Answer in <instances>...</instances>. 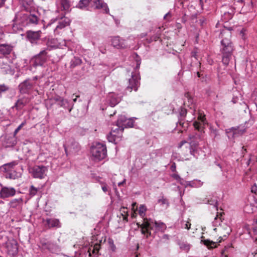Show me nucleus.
<instances>
[{
	"instance_id": "f257e3e1",
	"label": "nucleus",
	"mask_w": 257,
	"mask_h": 257,
	"mask_svg": "<svg viewBox=\"0 0 257 257\" xmlns=\"http://www.w3.org/2000/svg\"><path fill=\"white\" fill-rule=\"evenodd\" d=\"M221 41L220 53L222 57V62L225 65H228L234 50V45L231 40V33L228 30H223L220 33Z\"/></svg>"
},
{
	"instance_id": "f03ea898",
	"label": "nucleus",
	"mask_w": 257,
	"mask_h": 257,
	"mask_svg": "<svg viewBox=\"0 0 257 257\" xmlns=\"http://www.w3.org/2000/svg\"><path fill=\"white\" fill-rule=\"evenodd\" d=\"M13 29L14 31H16L17 27L16 25L19 24L25 26L29 24H37L38 18L35 15H29L19 13L16 14L15 18L13 20Z\"/></svg>"
},
{
	"instance_id": "7ed1b4c3",
	"label": "nucleus",
	"mask_w": 257,
	"mask_h": 257,
	"mask_svg": "<svg viewBox=\"0 0 257 257\" xmlns=\"http://www.w3.org/2000/svg\"><path fill=\"white\" fill-rule=\"evenodd\" d=\"M91 153L96 160L100 161L104 159L107 155V150L105 145L96 143L91 148Z\"/></svg>"
},
{
	"instance_id": "20e7f679",
	"label": "nucleus",
	"mask_w": 257,
	"mask_h": 257,
	"mask_svg": "<svg viewBox=\"0 0 257 257\" xmlns=\"http://www.w3.org/2000/svg\"><path fill=\"white\" fill-rule=\"evenodd\" d=\"M48 168L43 165H35L29 169V172L34 178L43 179L47 175Z\"/></svg>"
},
{
	"instance_id": "39448f33",
	"label": "nucleus",
	"mask_w": 257,
	"mask_h": 257,
	"mask_svg": "<svg viewBox=\"0 0 257 257\" xmlns=\"http://www.w3.org/2000/svg\"><path fill=\"white\" fill-rule=\"evenodd\" d=\"M141 228V232L142 234L146 235V237L148 238L151 236L150 230L154 228V220L151 218H144L142 223L140 225L137 223Z\"/></svg>"
},
{
	"instance_id": "423d86ee",
	"label": "nucleus",
	"mask_w": 257,
	"mask_h": 257,
	"mask_svg": "<svg viewBox=\"0 0 257 257\" xmlns=\"http://www.w3.org/2000/svg\"><path fill=\"white\" fill-rule=\"evenodd\" d=\"M123 127L121 128L117 127L114 130L112 129L109 135L107 136V139L109 142L117 144L122 139Z\"/></svg>"
},
{
	"instance_id": "0eeeda50",
	"label": "nucleus",
	"mask_w": 257,
	"mask_h": 257,
	"mask_svg": "<svg viewBox=\"0 0 257 257\" xmlns=\"http://www.w3.org/2000/svg\"><path fill=\"white\" fill-rule=\"evenodd\" d=\"M140 78L136 74H132L131 78L128 79V85L126 87L125 91L131 92L133 90L137 91L140 86Z\"/></svg>"
},
{
	"instance_id": "6e6552de",
	"label": "nucleus",
	"mask_w": 257,
	"mask_h": 257,
	"mask_svg": "<svg viewBox=\"0 0 257 257\" xmlns=\"http://www.w3.org/2000/svg\"><path fill=\"white\" fill-rule=\"evenodd\" d=\"M40 248L42 251L48 250L52 253L58 251L59 249V246L56 243L51 241H46V240L41 241Z\"/></svg>"
},
{
	"instance_id": "1a4fd4ad",
	"label": "nucleus",
	"mask_w": 257,
	"mask_h": 257,
	"mask_svg": "<svg viewBox=\"0 0 257 257\" xmlns=\"http://www.w3.org/2000/svg\"><path fill=\"white\" fill-rule=\"evenodd\" d=\"M1 190H0V198L5 199L14 196L16 193V189L13 187H9L3 186L0 183Z\"/></svg>"
},
{
	"instance_id": "9d476101",
	"label": "nucleus",
	"mask_w": 257,
	"mask_h": 257,
	"mask_svg": "<svg viewBox=\"0 0 257 257\" xmlns=\"http://www.w3.org/2000/svg\"><path fill=\"white\" fill-rule=\"evenodd\" d=\"M33 87V83L30 79L24 80L18 86L19 92L21 94L29 93Z\"/></svg>"
},
{
	"instance_id": "9b49d317",
	"label": "nucleus",
	"mask_w": 257,
	"mask_h": 257,
	"mask_svg": "<svg viewBox=\"0 0 257 257\" xmlns=\"http://www.w3.org/2000/svg\"><path fill=\"white\" fill-rule=\"evenodd\" d=\"M8 253L11 256L16 255L18 252V242L15 239L9 240L7 243Z\"/></svg>"
},
{
	"instance_id": "f8f14e48",
	"label": "nucleus",
	"mask_w": 257,
	"mask_h": 257,
	"mask_svg": "<svg viewBox=\"0 0 257 257\" xmlns=\"http://www.w3.org/2000/svg\"><path fill=\"white\" fill-rule=\"evenodd\" d=\"M111 45L116 49H124L126 48L127 45L125 44L124 40L120 38L118 36L113 37L111 39Z\"/></svg>"
},
{
	"instance_id": "ddd939ff",
	"label": "nucleus",
	"mask_w": 257,
	"mask_h": 257,
	"mask_svg": "<svg viewBox=\"0 0 257 257\" xmlns=\"http://www.w3.org/2000/svg\"><path fill=\"white\" fill-rule=\"evenodd\" d=\"M91 6L95 9H102L106 14L109 12L107 4L102 0H91Z\"/></svg>"
},
{
	"instance_id": "4468645a",
	"label": "nucleus",
	"mask_w": 257,
	"mask_h": 257,
	"mask_svg": "<svg viewBox=\"0 0 257 257\" xmlns=\"http://www.w3.org/2000/svg\"><path fill=\"white\" fill-rule=\"evenodd\" d=\"M41 31H29L27 32L26 37L28 41L31 43H36V42L40 39L41 37Z\"/></svg>"
},
{
	"instance_id": "2eb2a0df",
	"label": "nucleus",
	"mask_w": 257,
	"mask_h": 257,
	"mask_svg": "<svg viewBox=\"0 0 257 257\" xmlns=\"http://www.w3.org/2000/svg\"><path fill=\"white\" fill-rule=\"evenodd\" d=\"M70 24V20L69 18L67 17H64L63 18H61L59 21L58 24L54 30V32L57 34L59 33V32L58 31L59 29H62L64 28L66 26H69Z\"/></svg>"
},
{
	"instance_id": "dca6fc26",
	"label": "nucleus",
	"mask_w": 257,
	"mask_h": 257,
	"mask_svg": "<svg viewBox=\"0 0 257 257\" xmlns=\"http://www.w3.org/2000/svg\"><path fill=\"white\" fill-rule=\"evenodd\" d=\"M30 101L28 97H23L19 98L15 103L13 108H16L17 110L22 109Z\"/></svg>"
},
{
	"instance_id": "f3484780",
	"label": "nucleus",
	"mask_w": 257,
	"mask_h": 257,
	"mask_svg": "<svg viewBox=\"0 0 257 257\" xmlns=\"http://www.w3.org/2000/svg\"><path fill=\"white\" fill-rule=\"evenodd\" d=\"M13 47L8 44H0V55L5 56L9 55L12 51Z\"/></svg>"
},
{
	"instance_id": "a211bd4d",
	"label": "nucleus",
	"mask_w": 257,
	"mask_h": 257,
	"mask_svg": "<svg viewBox=\"0 0 257 257\" xmlns=\"http://www.w3.org/2000/svg\"><path fill=\"white\" fill-rule=\"evenodd\" d=\"M107 99L111 107L115 106L121 100L120 98L114 93H109L107 96Z\"/></svg>"
},
{
	"instance_id": "6ab92c4d",
	"label": "nucleus",
	"mask_w": 257,
	"mask_h": 257,
	"mask_svg": "<svg viewBox=\"0 0 257 257\" xmlns=\"http://www.w3.org/2000/svg\"><path fill=\"white\" fill-rule=\"evenodd\" d=\"M47 53L45 50L41 51L36 56V63L40 65H42L47 60Z\"/></svg>"
},
{
	"instance_id": "aec40b11",
	"label": "nucleus",
	"mask_w": 257,
	"mask_h": 257,
	"mask_svg": "<svg viewBox=\"0 0 257 257\" xmlns=\"http://www.w3.org/2000/svg\"><path fill=\"white\" fill-rule=\"evenodd\" d=\"M198 119L200 120L201 122H198L197 121H195L193 122V126L195 128L200 132H202L204 128V120H205V118L204 116H200L198 117Z\"/></svg>"
},
{
	"instance_id": "412c9836",
	"label": "nucleus",
	"mask_w": 257,
	"mask_h": 257,
	"mask_svg": "<svg viewBox=\"0 0 257 257\" xmlns=\"http://www.w3.org/2000/svg\"><path fill=\"white\" fill-rule=\"evenodd\" d=\"M47 224L49 228L58 227L61 226V223L58 219L56 218H47L46 220Z\"/></svg>"
},
{
	"instance_id": "4be33fe9",
	"label": "nucleus",
	"mask_w": 257,
	"mask_h": 257,
	"mask_svg": "<svg viewBox=\"0 0 257 257\" xmlns=\"http://www.w3.org/2000/svg\"><path fill=\"white\" fill-rule=\"evenodd\" d=\"M46 44L48 48H56L61 46V42L57 39L48 38Z\"/></svg>"
},
{
	"instance_id": "5701e85b",
	"label": "nucleus",
	"mask_w": 257,
	"mask_h": 257,
	"mask_svg": "<svg viewBox=\"0 0 257 257\" xmlns=\"http://www.w3.org/2000/svg\"><path fill=\"white\" fill-rule=\"evenodd\" d=\"M17 165L16 161H13L9 163L5 164L1 167L2 171L4 172L7 173L8 172L13 171L12 169L14 167Z\"/></svg>"
},
{
	"instance_id": "b1692460",
	"label": "nucleus",
	"mask_w": 257,
	"mask_h": 257,
	"mask_svg": "<svg viewBox=\"0 0 257 257\" xmlns=\"http://www.w3.org/2000/svg\"><path fill=\"white\" fill-rule=\"evenodd\" d=\"M58 105L64 108L68 109L69 112H71L73 107V105H70L69 101L64 98H62Z\"/></svg>"
},
{
	"instance_id": "393cba45",
	"label": "nucleus",
	"mask_w": 257,
	"mask_h": 257,
	"mask_svg": "<svg viewBox=\"0 0 257 257\" xmlns=\"http://www.w3.org/2000/svg\"><path fill=\"white\" fill-rule=\"evenodd\" d=\"M187 114V110L186 108L181 107L179 109V116L180 118H179V121L178 123L180 125H181L183 127L184 122H182V120L186 116Z\"/></svg>"
},
{
	"instance_id": "a878e982",
	"label": "nucleus",
	"mask_w": 257,
	"mask_h": 257,
	"mask_svg": "<svg viewBox=\"0 0 257 257\" xmlns=\"http://www.w3.org/2000/svg\"><path fill=\"white\" fill-rule=\"evenodd\" d=\"M226 132L227 134L228 137L229 138L230 137L234 138L238 136V135L241 134L237 128H235L234 127H232L231 128L226 130Z\"/></svg>"
},
{
	"instance_id": "bb28decb",
	"label": "nucleus",
	"mask_w": 257,
	"mask_h": 257,
	"mask_svg": "<svg viewBox=\"0 0 257 257\" xmlns=\"http://www.w3.org/2000/svg\"><path fill=\"white\" fill-rule=\"evenodd\" d=\"M6 178L10 179H16L21 176V174L16 171H11L6 173Z\"/></svg>"
},
{
	"instance_id": "cd10ccee",
	"label": "nucleus",
	"mask_w": 257,
	"mask_h": 257,
	"mask_svg": "<svg viewBox=\"0 0 257 257\" xmlns=\"http://www.w3.org/2000/svg\"><path fill=\"white\" fill-rule=\"evenodd\" d=\"M26 123V121L25 120L14 131V137L12 138V141H11V146H15L16 143V139L15 138L16 135L17 134V133L19 132V131L22 128L23 126H24Z\"/></svg>"
},
{
	"instance_id": "c85d7f7f",
	"label": "nucleus",
	"mask_w": 257,
	"mask_h": 257,
	"mask_svg": "<svg viewBox=\"0 0 257 257\" xmlns=\"http://www.w3.org/2000/svg\"><path fill=\"white\" fill-rule=\"evenodd\" d=\"M127 121V119L126 117L124 115H121L119 116L117 121H116V126L117 127H119L120 128L123 127V126L125 123V122Z\"/></svg>"
},
{
	"instance_id": "c756f323",
	"label": "nucleus",
	"mask_w": 257,
	"mask_h": 257,
	"mask_svg": "<svg viewBox=\"0 0 257 257\" xmlns=\"http://www.w3.org/2000/svg\"><path fill=\"white\" fill-rule=\"evenodd\" d=\"M154 226H155L158 231L161 232H164L167 228L166 224L162 222L154 221Z\"/></svg>"
},
{
	"instance_id": "7c9ffc66",
	"label": "nucleus",
	"mask_w": 257,
	"mask_h": 257,
	"mask_svg": "<svg viewBox=\"0 0 257 257\" xmlns=\"http://www.w3.org/2000/svg\"><path fill=\"white\" fill-rule=\"evenodd\" d=\"M91 0H80L77 4L76 7L80 9H85L89 5H91Z\"/></svg>"
},
{
	"instance_id": "2f4dec72",
	"label": "nucleus",
	"mask_w": 257,
	"mask_h": 257,
	"mask_svg": "<svg viewBox=\"0 0 257 257\" xmlns=\"http://www.w3.org/2000/svg\"><path fill=\"white\" fill-rule=\"evenodd\" d=\"M23 201V200L22 198H19L18 199H14L12 200L10 203L9 205L12 208H16L21 203H22Z\"/></svg>"
},
{
	"instance_id": "473e14b6",
	"label": "nucleus",
	"mask_w": 257,
	"mask_h": 257,
	"mask_svg": "<svg viewBox=\"0 0 257 257\" xmlns=\"http://www.w3.org/2000/svg\"><path fill=\"white\" fill-rule=\"evenodd\" d=\"M64 148L66 155H68V150L72 151V149H74L75 148L77 149L78 148V144L77 143L73 142L72 143L71 146H69V145H64Z\"/></svg>"
},
{
	"instance_id": "72a5a7b5",
	"label": "nucleus",
	"mask_w": 257,
	"mask_h": 257,
	"mask_svg": "<svg viewBox=\"0 0 257 257\" xmlns=\"http://www.w3.org/2000/svg\"><path fill=\"white\" fill-rule=\"evenodd\" d=\"M201 242H203L204 244L209 249L216 247V242L211 241L209 239L201 240Z\"/></svg>"
},
{
	"instance_id": "f704fd0d",
	"label": "nucleus",
	"mask_w": 257,
	"mask_h": 257,
	"mask_svg": "<svg viewBox=\"0 0 257 257\" xmlns=\"http://www.w3.org/2000/svg\"><path fill=\"white\" fill-rule=\"evenodd\" d=\"M81 63L82 60L80 58L75 57L71 61L70 67L73 68L77 66L81 65Z\"/></svg>"
},
{
	"instance_id": "c9c22d12",
	"label": "nucleus",
	"mask_w": 257,
	"mask_h": 257,
	"mask_svg": "<svg viewBox=\"0 0 257 257\" xmlns=\"http://www.w3.org/2000/svg\"><path fill=\"white\" fill-rule=\"evenodd\" d=\"M61 5L64 10H68L70 7V4L68 0H57Z\"/></svg>"
},
{
	"instance_id": "e433bc0d",
	"label": "nucleus",
	"mask_w": 257,
	"mask_h": 257,
	"mask_svg": "<svg viewBox=\"0 0 257 257\" xmlns=\"http://www.w3.org/2000/svg\"><path fill=\"white\" fill-rule=\"evenodd\" d=\"M20 2L27 11H29L28 6H31L33 4V0H20Z\"/></svg>"
},
{
	"instance_id": "4c0bfd02",
	"label": "nucleus",
	"mask_w": 257,
	"mask_h": 257,
	"mask_svg": "<svg viewBox=\"0 0 257 257\" xmlns=\"http://www.w3.org/2000/svg\"><path fill=\"white\" fill-rule=\"evenodd\" d=\"M125 207H122L120 208V214L122 216V219L123 220L125 221H127V216H128V213L127 211L125 210Z\"/></svg>"
},
{
	"instance_id": "58836bf2",
	"label": "nucleus",
	"mask_w": 257,
	"mask_h": 257,
	"mask_svg": "<svg viewBox=\"0 0 257 257\" xmlns=\"http://www.w3.org/2000/svg\"><path fill=\"white\" fill-rule=\"evenodd\" d=\"M146 210V207L143 205H141L139 208V213L143 219L145 218L144 216Z\"/></svg>"
},
{
	"instance_id": "ea45409f",
	"label": "nucleus",
	"mask_w": 257,
	"mask_h": 257,
	"mask_svg": "<svg viewBox=\"0 0 257 257\" xmlns=\"http://www.w3.org/2000/svg\"><path fill=\"white\" fill-rule=\"evenodd\" d=\"M38 189L35 187L33 185L31 186L29 189V194L31 196H34L37 193Z\"/></svg>"
},
{
	"instance_id": "a19ab883",
	"label": "nucleus",
	"mask_w": 257,
	"mask_h": 257,
	"mask_svg": "<svg viewBox=\"0 0 257 257\" xmlns=\"http://www.w3.org/2000/svg\"><path fill=\"white\" fill-rule=\"evenodd\" d=\"M207 203L213 206L214 207L216 208V210H217V201L215 199L211 198L210 199H208L207 200Z\"/></svg>"
},
{
	"instance_id": "79ce46f5",
	"label": "nucleus",
	"mask_w": 257,
	"mask_h": 257,
	"mask_svg": "<svg viewBox=\"0 0 257 257\" xmlns=\"http://www.w3.org/2000/svg\"><path fill=\"white\" fill-rule=\"evenodd\" d=\"M191 225L189 221H182L181 222V227L185 229H189Z\"/></svg>"
},
{
	"instance_id": "37998d69",
	"label": "nucleus",
	"mask_w": 257,
	"mask_h": 257,
	"mask_svg": "<svg viewBox=\"0 0 257 257\" xmlns=\"http://www.w3.org/2000/svg\"><path fill=\"white\" fill-rule=\"evenodd\" d=\"M158 203H160L161 205H166L167 206L169 205V203L168 201V200L163 197H162L161 198L159 199L158 201Z\"/></svg>"
},
{
	"instance_id": "c03bdc74",
	"label": "nucleus",
	"mask_w": 257,
	"mask_h": 257,
	"mask_svg": "<svg viewBox=\"0 0 257 257\" xmlns=\"http://www.w3.org/2000/svg\"><path fill=\"white\" fill-rule=\"evenodd\" d=\"M134 125V122L131 119H127V121L125 122L123 127H132Z\"/></svg>"
},
{
	"instance_id": "a18cd8bd",
	"label": "nucleus",
	"mask_w": 257,
	"mask_h": 257,
	"mask_svg": "<svg viewBox=\"0 0 257 257\" xmlns=\"http://www.w3.org/2000/svg\"><path fill=\"white\" fill-rule=\"evenodd\" d=\"M100 183L102 185L101 188L104 192H106L108 191V186L105 183L101 182H100Z\"/></svg>"
},
{
	"instance_id": "49530a36",
	"label": "nucleus",
	"mask_w": 257,
	"mask_h": 257,
	"mask_svg": "<svg viewBox=\"0 0 257 257\" xmlns=\"http://www.w3.org/2000/svg\"><path fill=\"white\" fill-rule=\"evenodd\" d=\"M9 89V87L5 85H0V94L8 90Z\"/></svg>"
},
{
	"instance_id": "de8ad7c7",
	"label": "nucleus",
	"mask_w": 257,
	"mask_h": 257,
	"mask_svg": "<svg viewBox=\"0 0 257 257\" xmlns=\"http://www.w3.org/2000/svg\"><path fill=\"white\" fill-rule=\"evenodd\" d=\"M227 248L225 247L221 252V255L220 257H228V251Z\"/></svg>"
},
{
	"instance_id": "09e8293b",
	"label": "nucleus",
	"mask_w": 257,
	"mask_h": 257,
	"mask_svg": "<svg viewBox=\"0 0 257 257\" xmlns=\"http://www.w3.org/2000/svg\"><path fill=\"white\" fill-rule=\"evenodd\" d=\"M62 98L63 97L60 96H56L53 97V100H54L55 102L57 103V104H58Z\"/></svg>"
},
{
	"instance_id": "8fccbe9b",
	"label": "nucleus",
	"mask_w": 257,
	"mask_h": 257,
	"mask_svg": "<svg viewBox=\"0 0 257 257\" xmlns=\"http://www.w3.org/2000/svg\"><path fill=\"white\" fill-rule=\"evenodd\" d=\"M176 169V164L173 163L171 166V170L172 172H175Z\"/></svg>"
},
{
	"instance_id": "3c124183",
	"label": "nucleus",
	"mask_w": 257,
	"mask_h": 257,
	"mask_svg": "<svg viewBox=\"0 0 257 257\" xmlns=\"http://www.w3.org/2000/svg\"><path fill=\"white\" fill-rule=\"evenodd\" d=\"M108 242H109V243L110 244H111V245H112V246H111V247H112V248H115V246L114 244H113V240H112V239H109L108 240Z\"/></svg>"
},
{
	"instance_id": "603ef678",
	"label": "nucleus",
	"mask_w": 257,
	"mask_h": 257,
	"mask_svg": "<svg viewBox=\"0 0 257 257\" xmlns=\"http://www.w3.org/2000/svg\"><path fill=\"white\" fill-rule=\"evenodd\" d=\"M187 143V142H186V141H181V142L179 143V146H178V147H179V148H181V147H182V146L184 144H185V143Z\"/></svg>"
},
{
	"instance_id": "864d4df0",
	"label": "nucleus",
	"mask_w": 257,
	"mask_h": 257,
	"mask_svg": "<svg viewBox=\"0 0 257 257\" xmlns=\"http://www.w3.org/2000/svg\"><path fill=\"white\" fill-rule=\"evenodd\" d=\"M99 50L102 53V54H105L106 53V49H101V47L99 48Z\"/></svg>"
},
{
	"instance_id": "5fc2aeb1",
	"label": "nucleus",
	"mask_w": 257,
	"mask_h": 257,
	"mask_svg": "<svg viewBox=\"0 0 257 257\" xmlns=\"http://www.w3.org/2000/svg\"><path fill=\"white\" fill-rule=\"evenodd\" d=\"M172 177H173L174 178H175V179H176V180H178V179H180V177H179V176L178 175H177V174H173V175H172Z\"/></svg>"
},
{
	"instance_id": "6e6d98bb",
	"label": "nucleus",
	"mask_w": 257,
	"mask_h": 257,
	"mask_svg": "<svg viewBox=\"0 0 257 257\" xmlns=\"http://www.w3.org/2000/svg\"><path fill=\"white\" fill-rule=\"evenodd\" d=\"M6 1V0H0V8L4 6Z\"/></svg>"
},
{
	"instance_id": "4d7b16f0",
	"label": "nucleus",
	"mask_w": 257,
	"mask_h": 257,
	"mask_svg": "<svg viewBox=\"0 0 257 257\" xmlns=\"http://www.w3.org/2000/svg\"><path fill=\"white\" fill-rule=\"evenodd\" d=\"M125 181H126V180L124 179L122 182H120L118 183V186H121V185H122L125 182Z\"/></svg>"
},
{
	"instance_id": "13d9d810",
	"label": "nucleus",
	"mask_w": 257,
	"mask_h": 257,
	"mask_svg": "<svg viewBox=\"0 0 257 257\" xmlns=\"http://www.w3.org/2000/svg\"><path fill=\"white\" fill-rule=\"evenodd\" d=\"M224 15L225 16H226V15L228 16V18H227L228 19H230L232 18V15H231V14H229V13L226 14V13H224Z\"/></svg>"
},
{
	"instance_id": "bf43d9fd",
	"label": "nucleus",
	"mask_w": 257,
	"mask_h": 257,
	"mask_svg": "<svg viewBox=\"0 0 257 257\" xmlns=\"http://www.w3.org/2000/svg\"><path fill=\"white\" fill-rule=\"evenodd\" d=\"M192 56L196 58V52H195L194 51L192 52Z\"/></svg>"
},
{
	"instance_id": "052dcab7",
	"label": "nucleus",
	"mask_w": 257,
	"mask_h": 257,
	"mask_svg": "<svg viewBox=\"0 0 257 257\" xmlns=\"http://www.w3.org/2000/svg\"><path fill=\"white\" fill-rule=\"evenodd\" d=\"M170 14H169V13H167V14H166L164 16V19H167V17H168V16H170Z\"/></svg>"
},
{
	"instance_id": "680f3d73",
	"label": "nucleus",
	"mask_w": 257,
	"mask_h": 257,
	"mask_svg": "<svg viewBox=\"0 0 257 257\" xmlns=\"http://www.w3.org/2000/svg\"><path fill=\"white\" fill-rule=\"evenodd\" d=\"M79 97V95H77V96H76V98H74V99H73V102H76L77 98V97Z\"/></svg>"
},
{
	"instance_id": "e2e57ef3",
	"label": "nucleus",
	"mask_w": 257,
	"mask_h": 257,
	"mask_svg": "<svg viewBox=\"0 0 257 257\" xmlns=\"http://www.w3.org/2000/svg\"><path fill=\"white\" fill-rule=\"evenodd\" d=\"M184 248L186 249V250H188L189 249V246L188 245H185L184 246Z\"/></svg>"
},
{
	"instance_id": "0e129e2a",
	"label": "nucleus",
	"mask_w": 257,
	"mask_h": 257,
	"mask_svg": "<svg viewBox=\"0 0 257 257\" xmlns=\"http://www.w3.org/2000/svg\"><path fill=\"white\" fill-rule=\"evenodd\" d=\"M4 68H6V69H7V70H9V68H10V66H9V65H6V67H4Z\"/></svg>"
},
{
	"instance_id": "69168bd1",
	"label": "nucleus",
	"mask_w": 257,
	"mask_h": 257,
	"mask_svg": "<svg viewBox=\"0 0 257 257\" xmlns=\"http://www.w3.org/2000/svg\"><path fill=\"white\" fill-rule=\"evenodd\" d=\"M218 216H219V215H218V214H217V215H216V217H215V218H214L215 221H216V222H217V220L218 219V217H218Z\"/></svg>"
},
{
	"instance_id": "338daca9",
	"label": "nucleus",
	"mask_w": 257,
	"mask_h": 257,
	"mask_svg": "<svg viewBox=\"0 0 257 257\" xmlns=\"http://www.w3.org/2000/svg\"><path fill=\"white\" fill-rule=\"evenodd\" d=\"M251 206L250 205H246L245 207V209L247 210L248 208L250 207Z\"/></svg>"
},
{
	"instance_id": "774afa93",
	"label": "nucleus",
	"mask_w": 257,
	"mask_h": 257,
	"mask_svg": "<svg viewBox=\"0 0 257 257\" xmlns=\"http://www.w3.org/2000/svg\"><path fill=\"white\" fill-rule=\"evenodd\" d=\"M207 0H200L201 4H202L204 2H206Z\"/></svg>"
}]
</instances>
